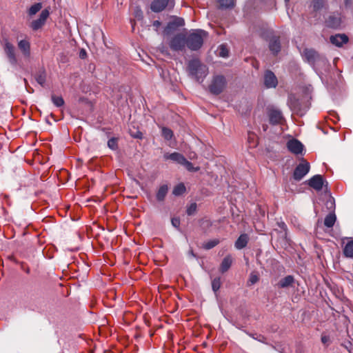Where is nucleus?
Wrapping results in <instances>:
<instances>
[{"instance_id": "obj_32", "label": "nucleus", "mask_w": 353, "mask_h": 353, "mask_svg": "<svg viewBox=\"0 0 353 353\" xmlns=\"http://www.w3.org/2000/svg\"><path fill=\"white\" fill-rule=\"evenodd\" d=\"M182 165H183L187 170L190 172H197L199 170V167H194L192 163L185 159Z\"/></svg>"}, {"instance_id": "obj_49", "label": "nucleus", "mask_w": 353, "mask_h": 353, "mask_svg": "<svg viewBox=\"0 0 353 353\" xmlns=\"http://www.w3.org/2000/svg\"><path fill=\"white\" fill-rule=\"evenodd\" d=\"M195 157V154L194 153V154H191V156L190 157V159H192Z\"/></svg>"}, {"instance_id": "obj_31", "label": "nucleus", "mask_w": 353, "mask_h": 353, "mask_svg": "<svg viewBox=\"0 0 353 353\" xmlns=\"http://www.w3.org/2000/svg\"><path fill=\"white\" fill-rule=\"evenodd\" d=\"M161 134L165 140H170L173 137V132L168 128L163 127L161 129Z\"/></svg>"}, {"instance_id": "obj_18", "label": "nucleus", "mask_w": 353, "mask_h": 353, "mask_svg": "<svg viewBox=\"0 0 353 353\" xmlns=\"http://www.w3.org/2000/svg\"><path fill=\"white\" fill-rule=\"evenodd\" d=\"M269 48L274 54H276L280 51L281 43L279 37H274L271 39L269 43Z\"/></svg>"}, {"instance_id": "obj_30", "label": "nucleus", "mask_w": 353, "mask_h": 353, "mask_svg": "<svg viewBox=\"0 0 353 353\" xmlns=\"http://www.w3.org/2000/svg\"><path fill=\"white\" fill-rule=\"evenodd\" d=\"M234 6V0H219L221 8L226 9L232 8Z\"/></svg>"}, {"instance_id": "obj_39", "label": "nucleus", "mask_w": 353, "mask_h": 353, "mask_svg": "<svg viewBox=\"0 0 353 353\" xmlns=\"http://www.w3.org/2000/svg\"><path fill=\"white\" fill-rule=\"evenodd\" d=\"M219 243V241L216 239L210 241L205 245V248L210 250L215 247Z\"/></svg>"}, {"instance_id": "obj_37", "label": "nucleus", "mask_w": 353, "mask_h": 353, "mask_svg": "<svg viewBox=\"0 0 353 353\" xmlns=\"http://www.w3.org/2000/svg\"><path fill=\"white\" fill-rule=\"evenodd\" d=\"M259 281V276L256 274L252 272L250 275V278L248 280V284L249 285H254Z\"/></svg>"}, {"instance_id": "obj_17", "label": "nucleus", "mask_w": 353, "mask_h": 353, "mask_svg": "<svg viewBox=\"0 0 353 353\" xmlns=\"http://www.w3.org/2000/svg\"><path fill=\"white\" fill-rule=\"evenodd\" d=\"M18 47L23 55L26 57H30V43L26 40L22 39L19 41Z\"/></svg>"}, {"instance_id": "obj_4", "label": "nucleus", "mask_w": 353, "mask_h": 353, "mask_svg": "<svg viewBox=\"0 0 353 353\" xmlns=\"http://www.w3.org/2000/svg\"><path fill=\"white\" fill-rule=\"evenodd\" d=\"M226 85L225 79L223 76L215 77L209 86L210 92L214 94H219L225 88Z\"/></svg>"}, {"instance_id": "obj_51", "label": "nucleus", "mask_w": 353, "mask_h": 353, "mask_svg": "<svg viewBox=\"0 0 353 353\" xmlns=\"http://www.w3.org/2000/svg\"><path fill=\"white\" fill-rule=\"evenodd\" d=\"M190 254H192L193 256H194V254L192 251H191Z\"/></svg>"}, {"instance_id": "obj_2", "label": "nucleus", "mask_w": 353, "mask_h": 353, "mask_svg": "<svg viewBox=\"0 0 353 353\" xmlns=\"http://www.w3.org/2000/svg\"><path fill=\"white\" fill-rule=\"evenodd\" d=\"M206 37L205 31L200 29L194 30L186 37V46L191 50H197L203 46L204 38Z\"/></svg>"}, {"instance_id": "obj_25", "label": "nucleus", "mask_w": 353, "mask_h": 353, "mask_svg": "<svg viewBox=\"0 0 353 353\" xmlns=\"http://www.w3.org/2000/svg\"><path fill=\"white\" fill-rule=\"evenodd\" d=\"M168 187L167 185H162L161 186H160L157 193V199L159 201H163L168 193Z\"/></svg>"}, {"instance_id": "obj_45", "label": "nucleus", "mask_w": 353, "mask_h": 353, "mask_svg": "<svg viewBox=\"0 0 353 353\" xmlns=\"http://www.w3.org/2000/svg\"><path fill=\"white\" fill-rule=\"evenodd\" d=\"M24 83L26 84V90H28V92H33V90L27 85V80L26 79H24Z\"/></svg>"}, {"instance_id": "obj_42", "label": "nucleus", "mask_w": 353, "mask_h": 353, "mask_svg": "<svg viewBox=\"0 0 353 353\" xmlns=\"http://www.w3.org/2000/svg\"><path fill=\"white\" fill-rule=\"evenodd\" d=\"M278 226L281 228L283 232H285V234H286L287 232V225L283 221H280L277 223Z\"/></svg>"}, {"instance_id": "obj_46", "label": "nucleus", "mask_w": 353, "mask_h": 353, "mask_svg": "<svg viewBox=\"0 0 353 353\" xmlns=\"http://www.w3.org/2000/svg\"><path fill=\"white\" fill-rule=\"evenodd\" d=\"M80 57L81 59H84L86 56V52L84 50H82L81 52H80V54H79Z\"/></svg>"}, {"instance_id": "obj_52", "label": "nucleus", "mask_w": 353, "mask_h": 353, "mask_svg": "<svg viewBox=\"0 0 353 353\" xmlns=\"http://www.w3.org/2000/svg\"><path fill=\"white\" fill-rule=\"evenodd\" d=\"M141 136H136L137 138H141V134L140 133Z\"/></svg>"}, {"instance_id": "obj_13", "label": "nucleus", "mask_w": 353, "mask_h": 353, "mask_svg": "<svg viewBox=\"0 0 353 353\" xmlns=\"http://www.w3.org/2000/svg\"><path fill=\"white\" fill-rule=\"evenodd\" d=\"M308 184L317 191L321 190L324 185L323 176L320 174L314 175L309 180Z\"/></svg>"}, {"instance_id": "obj_53", "label": "nucleus", "mask_w": 353, "mask_h": 353, "mask_svg": "<svg viewBox=\"0 0 353 353\" xmlns=\"http://www.w3.org/2000/svg\"><path fill=\"white\" fill-rule=\"evenodd\" d=\"M331 205H333V202L332 201H330Z\"/></svg>"}, {"instance_id": "obj_38", "label": "nucleus", "mask_w": 353, "mask_h": 353, "mask_svg": "<svg viewBox=\"0 0 353 353\" xmlns=\"http://www.w3.org/2000/svg\"><path fill=\"white\" fill-rule=\"evenodd\" d=\"M108 146L112 150H116L117 148V141L114 138H112L108 141Z\"/></svg>"}, {"instance_id": "obj_41", "label": "nucleus", "mask_w": 353, "mask_h": 353, "mask_svg": "<svg viewBox=\"0 0 353 353\" xmlns=\"http://www.w3.org/2000/svg\"><path fill=\"white\" fill-rule=\"evenodd\" d=\"M256 138V136L253 133H249L248 134V141L249 142L252 141V147H255L256 145V143L255 142L254 139Z\"/></svg>"}, {"instance_id": "obj_9", "label": "nucleus", "mask_w": 353, "mask_h": 353, "mask_svg": "<svg viewBox=\"0 0 353 353\" xmlns=\"http://www.w3.org/2000/svg\"><path fill=\"white\" fill-rule=\"evenodd\" d=\"M288 104L290 108L295 113L303 115L305 110H302L299 101L293 94H290L288 97Z\"/></svg>"}, {"instance_id": "obj_34", "label": "nucleus", "mask_w": 353, "mask_h": 353, "mask_svg": "<svg viewBox=\"0 0 353 353\" xmlns=\"http://www.w3.org/2000/svg\"><path fill=\"white\" fill-rule=\"evenodd\" d=\"M51 99H52V103L57 107H61L64 104V100L61 97H57L55 95H52Z\"/></svg>"}, {"instance_id": "obj_43", "label": "nucleus", "mask_w": 353, "mask_h": 353, "mask_svg": "<svg viewBox=\"0 0 353 353\" xmlns=\"http://www.w3.org/2000/svg\"><path fill=\"white\" fill-rule=\"evenodd\" d=\"M330 341V336H327V335H323L321 336V342L324 344V345H328Z\"/></svg>"}, {"instance_id": "obj_27", "label": "nucleus", "mask_w": 353, "mask_h": 353, "mask_svg": "<svg viewBox=\"0 0 353 353\" xmlns=\"http://www.w3.org/2000/svg\"><path fill=\"white\" fill-rule=\"evenodd\" d=\"M336 216L334 214H329L324 220V224L327 228H332L336 221Z\"/></svg>"}, {"instance_id": "obj_23", "label": "nucleus", "mask_w": 353, "mask_h": 353, "mask_svg": "<svg viewBox=\"0 0 353 353\" xmlns=\"http://www.w3.org/2000/svg\"><path fill=\"white\" fill-rule=\"evenodd\" d=\"M232 263V257L231 255L226 256L222 261L221 267H220V271L222 273H224L227 272L230 268L231 267V265Z\"/></svg>"}, {"instance_id": "obj_10", "label": "nucleus", "mask_w": 353, "mask_h": 353, "mask_svg": "<svg viewBox=\"0 0 353 353\" xmlns=\"http://www.w3.org/2000/svg\"><path fill=\"white\" fill-rule=\"evenodd\" d=\"M270 122L273 124H279L283 120L282 112L276 108H272L268 110Z\"/></svg>"}, {"instance_id": "obj_5", "label": "nucleus", "mask_w": 353, "mask_h": 353, "mask_svg": "<svg viewBox=\"0 0 353 353\" xmlns=\"http://www.w3.org/2000/svg\"><path fill=\"white\" fill-rule=\"evenodd\" d=\"M310 168V163L303 159L302 161L296 167L293 173V178L296 181L301 180L309 172Z\"/></svg>"}, {"instance_id": "obj_36", "label": "nucleus", "mask_w": 353, "mask_h": 353, "mask_svg": "<svg viewBox=\"0 0 353 353\" xmlns=\"http://www.w3.org/2000/svg\"><path fill=\"white\" fill-rule=\"evenodd\" d=\"M37 82L41 86H43L46 82V74L44 72H41L38 74L36 77Z\"/></svg>"}, {"instance_id": "obj_15", "label": "nucleus", "mask_w": 353, "mask_h": 353, "mask_svg": "<svg viewBox=\"0 0 353 353\" xmlns=\"http://www.w3.org/2000/svg\"><path fill=\"white\" fill-rule=\"evenodd\" d=\"M163 158L165 160H170L181 165L185 159L183 154L176 152H174L172 153H165L163 155Z\"/></svg>"}, {"instance_id": "obj_7", "label": "nucleus", "mask_w": 353, "mask_h": 353, "mask_svg": "<svg viewBox=\"0 0 353 353\" xmlns=\"http://www.w3.org/2000/svg\"><path fill=\"white\" fill-rule=\"evenodd\" d=\"M3 50L10 64L12 66H15L17 64V59L14 46L11 43L6 41L3 45Z\"/></svg>"}, {"instance_id": "obj_19", "label": "nucleus", "mask_w": 353, "mask_h": 353, "mask_svg": "<svg viewBox=\"0 0 353 353\" xmlns=\"http://www.w3.org/2000/svg\"><path fill=\"white\" fill-rule=\"evenodd\" d=\"M303 57L310 63H314L318 57L317 52L313 49H305L303 51Z\"/></svg>"}, {"instance_id": "obj_1", "label": "nucleus", "mask_w": 353, "mask_h": 353, "mask_svg": "<svg viewBox=\"0 0 353 353\" xmlns=\"http://www.w3.org/2000/svg\"><path fill=\"white\" fill-rule=\"evenodd\" d=\"M189 74L196 81L202 83L208 73V68L199 59L190 60L188 65Z\"/></svg>"}, {"instance_id": "obj_50", "label": "nucleus", "mask_w": 353, "mask_h": 353, "mask_svg": "<svg viewBox=\"0 0 353 353\" xmlns=\"http://www.w3.org/2000/svg\"><path fill=\"white\" fill-rule=\"evenodd\" d=\"M195 157V154L194 153V154H191V156L190 157V159H192Z\"/></svg>"}, {"instance_id": "obj_12", "label": "nucleus", "mask_w": 353, "mask_h": 353, "mask_svg": "<svg viewBox=\"0 0 353 353\" xmlns=\"http://www.w3.org/2000/svg\"><path fill=\"white\" fill-rule=\"evenodd\" d=\"M288 149L295 154H302L303 145L296 139H292L287 143Z\"/></svg>"}, {"instance_id": "obj_14", "label": "nucleus", "mask_w": 353, "mask_h": 353, "mask_svg": "<svg viewBox=\"0 0 353 353\" xmlns=\"http://www.w3.org/2000/svg\"><path fill=\"white\" fill-rule=\"evenodd\" d=\"M49 16V11L46 9L41 11L39 18L32 22V28L33 30H38L46 22L47 18Z\"/></svg>"}, {"instance_id": "obj_47", "label": "nucleus", "mask_w": 353, "mask_h": 353, "mask_svg": "<svg viewBox=\"0 0 353 353\" xmlns=\"http://www.w3.org/2000/svg\"><path fill=\"white\" fill-rule=\"evenodd\" d=\"M161 26V22L159 21H154L153 22V26L158 28Z\"/></svg>"}, {"instance_id": "obj_22", "label": "nucleus", "mask_w": 353, "mask_h": 353, "mask_svg": "<svg viewBox=\"0 0 353 353\" xmlns=\"http://www.w3.org/2000/svg\"><path fill=\"white\" fill-rule=\"evenodd\" d=\"M327 26L332 28H337L341 25V19L339 16L335 14L330 15L326 21Z\"/></svg>"}, {"instance_id": "obj_40", "label": "nucleus", "mask_w": 353, "mask_h": 353, "mask_svg": "<svg viewBox=\"0 0 353 353\" xmlns=\"http://www.w3.org/2000/svg\"><path fill=\"white\" fill-rule=\"evenodd\" d=\"M196 203L191 204L190 206L187 210V214L188 215H192L196 211Z\"/></svg>"}, {"instance_id": "obj_21", "label": "nucleus", "mask_w": 353, "mask_h": 353, "mask_svg": "<svg viewBox=\"0 0 353 353\" xmlns=\"http://www.w3.org/2000/svg\"><path fill=\"white\" fill-rule=\"evenodd\" d=\"M294 283V278L292 275L286 276L285 277L281 279L278 283L279 288H285L290 286H292Z\"/></svg>"}, {"instance_id": "obj_3", "label": "nucleus", "mask_w": 353, "mask_h": 353, "mask_svg": "<svg viewBox=\"0 0 353 353\" xmlns=\"http://www.w3.org/2000/svg\"><path fill=\"white\" fill-rule=\"evenodd\" d=\"M169 46L174 51H182L186 46V36L179 33L172 37L169 41Z\"/></svg>"}, {"instance_id": "obj_8", "label": "nucleus", "mask_w": 353, "mask_h": 353, "mask_svg": "<svg viewBox=\"0 0 353 353\" xmlns=\"http://www.w3.org/2000/svg\"><path fill=\"white\" fill-rule=\"evenodd\" d=\"M183 25L184 20L182 18H174L172 21H170L164 28L163 34L165 36H169L179 27L183 26Z\"/></svg>"}, {"instance_id": "obj_28", "label": "nucleus", "mask_w": 353, "mask_h": 353, "mask_svg": "<svg viewBox=\"0 0 353 353\" xmlns=\"http://www.w3.org/2000/svg\"><path fill=\"white\" fill-rule=\"evenodd\" d=\"M217 52L219 56L223 58H226L229 56V50L227 46L224 44L219 46Z\"/></svg>"}, {"instance_id": "obj_26", "label": "nucleus", "mask_w": 353, "mask_h": 353, "mask_svg": "<svg viewBox=\"0 0 353 353\" xmlns=\"http://www.w3.org/2000/svg\"><path fill=\"white\" fill-rule=\"evenodd\" d=\"M343 254L346 257L353 258V240L348 241L345 245Z\"/></svg>"}, {"instance_id": "obj_35", "label": "nucleus", "mask_w": 353, "mask_h": 353, "mask_svg": "<svg viewBox=\"0 0 353 353\" xmlns=\"http://www.w3.org/2000/svg\"><path fill=\"white\" fill-rule=\"evenodd\" d=\"M221 279L219 277L215 278L212 281V288L214 293H216L221 288Z\"/></svg>"}, {"instance_id": "obj_33", "label": "nucleus", "mask_w": 353, "mask_h": 353, "mask_svg": "<svg viewBox=\"0 0 353 353\" xmlns=\"http://www.w3.org/2000/svg\"><path fill=\"white\" fill-rule=\"evenodd\" d=\"M42 8V5L41 3H37L34 5H32L29 10H28V14L32 16V15H34L36 13H37Z\"/></svg>"}, {"instance_id": "obj_16", "label": "nucleus", "mask_w": 353, "mask_h": 353, "mask_svg": "<svg viewBox=\"0 0 353 353\" xmlns=\"http://www.w3.org/2000/svg\"><path fill=\"white\" fill-rule=\"evenodd\" d=\"M330 40L333 45L341 47L343 44L347 43L348 37L344 34H337L331 36Z\"/></svg>"}, {"instance_id": "obj_48", "label": "nucleus", "mask_w": 353, "mask_h": 353, "mask_svg": "<svg viewBox=\"0 0 353 353\" xmlns=\"http://www.w3.org/2000/svg\"><path fill=\"white\" fill-rule=\"evenodd\" d=\"M345 4L347 5L350 3V0H345Z\"/></svg>"}, {"instance_id": "obj_24", "label": "nucleus", "mask_w": 353, "mask_h": 353, "mask_svg": "<svg viewBox=\"0 0 353 353\" xmlns=\"http://www.w3.org/2000/svg\"><path fill=\"white\" fill-rule=\"evenodd\" d=\"M311 7L313 10L315 12L320 11L323 8H326V1L325 0H312L311 3Z\"/></svg>"}, {"instance_id": "obj_20", "label": "nucleus", "mask_w": 353, "mask_h": 353, "mask_svg": "<svg viewBox=\"0 0 353 353\" xmlns=\"http://www.w3.org/2000/svg\"><path fill=\"white\" fill-rule=\"evenodd\" d=\"M248 239L249 238L247 234H241L235 242V248L238 250L244 248L248 244Z\"/></svg>"}, {"instance_id": "obj_11", "label": "nucleus", "mask_w": 353, "mask_h": 353, "mask_svg": "<svg viewBox=\"0 0 353 353\" xmlns=\"http://www.w3.org/2000/svg\"><path fill=\"white\" fill-rule=\"evenodd\" d=\"M278 84V80L275 74L270 70L264 74V85L267 88H276Z\"/></svg>"}, {"instance_id": "obj_6", "label": "nucleus", "mask_w": 353, "mask_h": 353, "mask_svg": "<svg viewBox=\"0 0 353 353\" xmlns=\"http://www.w3.org/2000/svg\"><path fill=\"white\" fill-rule=\"evenodd\" d=\"M174 6V0H154L151 3L150 8L154 12H159L167 7L172 8Z\"/></svg>"}, {"instance_id": "obj_29", "label": "nucleus", "mask_w": 353, "mask_h": 353, "mask_svg": "<svg viewBox=\"0 0 353 353\" xmlns=\"http://www.w3.org/2000/svg\"><path fill=\"white\" fill-rule=\"evenodd\" d=\"M185 191V187L183 183H179L176 185L173 191L172 194L175 196H180L183 194Z\"/></svg>"}, {"instance_id": "obj_44", "label": "nucleus", "mask_w": 353, "mask_h": 353, "mask_svg": "<svg viewBox=\"0 0 353 353\" xmlns=\"http://www.w3.org/2000/svg\"><path fill=\"white\" fill-rule=\"evenodd\" d=\"M172 224L174 227L179 228L180 225V221L179 219L174 218L172 219Z\"/></svg>"}]
</instances>
